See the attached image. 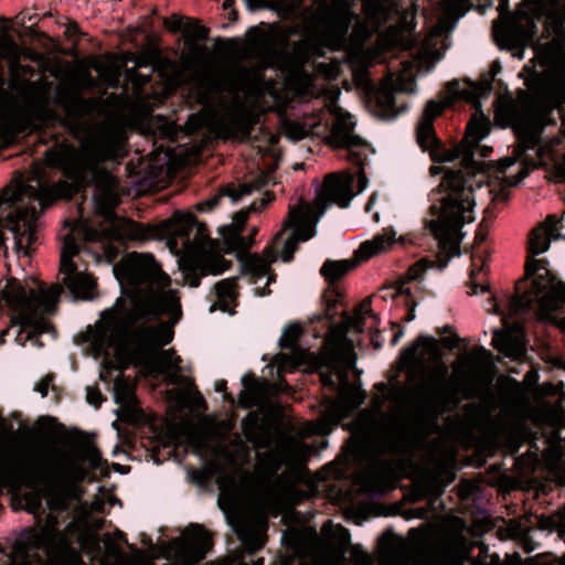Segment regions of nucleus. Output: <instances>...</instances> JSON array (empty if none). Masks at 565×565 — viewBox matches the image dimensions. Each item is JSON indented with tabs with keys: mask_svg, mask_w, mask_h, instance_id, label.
Here are the masks:
<instances>
[{
	"mask_svg": "<svg viewBox=\"0 0 565 565\" xmlns=\"http://www.w3.org/2000/svg\"><path fill=\"white\" fill-rule=\"evenodd\" d=\"M114 274L121 287L131 296V309L125 311L117 301L102 313L93 328H88L85 342L95 359L105 362L110 355L117 360L145 355L150 373L162 374L170 384L180 385L179 404L199 407L203 397L192 382L180 374V358L172 350L154 352L173 339V324L180 317V302L175 290L169 288L164 275L148 254H129Z\"/></svg>",
	"mask_w": 565,
	"mask_h": 565,
	"instance_id": "nucleus-1",
	"label": "nucleus"
},
{
	"mask_svg": "<svg viewBox=\"0 0 565 565\" xmlns=\"http://www.w3.org/2000/svg\"><path fill=\"white\" fill-rule=\"evenodd\" d=\"M312 448L295 438L258 452L253 472L238 471L220 482L218 505L249 551L265 543L266 516L276 515L294 495Z\"/></svg>",
	"mask_w": 565,
	"mask_h": 565,
	"instance_id": "nucleus-2",
	"label": "nucleus"
},
{
	"mask_svg": "<svg viewBox=\"0 0 565 565\" xmlns=\"http://www.w3.org/2000/svg\"><path fill=\"white\" fill-rule=\"evenodd\" d=\"M21 423L0 419V489L11 492L22 486L31 489L23 497L28 512L38 514L42 500L51 510H65L81 494L78 482L87 471L83 462L92 468L102 467V457L94 446L86 447L79 458H63L47 465L34 462L26 447L20 441Z\"/></svg>",
	"mask_w": 565,
	"mask_h": 565,
	"instance_id": "nucleus-3",
	"label": "nucleus"
},
{
	"mask_svg": "<svg viewBox=\"0 0 565 565\" xmlns=\"http://www.w3.org/2000/svg\"><path fill=\"white\" fill-rule=\"evenodd\" d=\"M353 191V177L349 171L333 172L326 175L322 185L317 190L312 204L299 201L289 209L284 227L271 244L265 249L264 257L256 254L247 255L242 260L244 271L257 280L266 278L265 286L270 282L269 266L280 258L290 262L299 242H306L316 234V225L324 214L329 204L345 209L350 205Z\"/></svg>",
	"mask_w": 565,
	"mask_h": 565,
	"instance_id": "nucleus-4",
	"label": "nucleus"
},
{
	"mask_svg": "<svg viewBox=\"0 0 565 565\" xmlns=\"http://www.w3.org/2000/svg\"><path fill=\"white\" fill-rule=\"evenodd\" d=\"M379 56L380 51L376 46L364 49L355 42V90H359L364 107L371 114L382 119H392L399 114L394 93L416 92V75L423 68L429 70L434 51L422 46L415 56L402 62L397 75L388 76L380 87H376L366 68Z\"/></svg>",
	"mask_w": 565,
	"mask_h": 565,
	"instance_id": "nucleus-5",
	"label": "nucleus"
},
{
	"mask_svg": "<svg viewBox=\"0 0 565 565\" xmlns=\"http://www.w3.org/2000/svg\"><path fill=\"white\" fill-rule=\"evenodd\" d=\"M430 218L426 227L440 247L457 254L463 236L461 228L475 221L473 189L461 171L445 172L439 185L431 192Z\"/></svg>",
	"mask_w": 565,
	"mask_h": 565,
	"instance_id": "nucleus-6",
	"label": "nucleus"
},
{
	"mask_svg": "<svg viewBox=\"0 0 565 565\" xmlns=\"http://www.w3.org/2000/svg\"><path fill=\"white\" fill-rule=\"evenodd\" d=\"M62 287L52 285L44 288L38 280L11 279L0 291V308L7 309L11 320L19 327L17 340L40 348L39 335L51 331V324L43 318L55 310Z\"/></svg>",
	"mask_w": 565,
	"mask_h": 565,
	"instance_id": "nucleus-7",
	"label": "nucleus"
},
{
	"mask_svg": "<svg viewBox=\"0 0 565 565\" xmlns=\"http://www.w3.org/2000/svg\"><path fill=\"white\" fill-rule=\"evenodd\" d=\"M380 565H502L488 547L469 540L461 532H449L433 547L429 558L412 557L411 544L404 540L393 542L383 553Z\"/></svg>",
	"mask_w": 565,
	"mask_h": 565,
	"instance_id": "nucleus-8",
	"label": "nucleus"
},
{
	"mask_svg": "<svg viewBox=\"0 0 565 565\" xmlns=\"http://www.w3.org/2000/svg\"><path fill=\"white\" fill-rule=\"evenodd\" d=\"M321 381L324 385L333 386L338 391L335 399H328L322 417L316 423H307L301 428V436L324 435L330 430L331 424H339L353 411V390L349 380L352 363L347 353L334 347L328 340L321 355Z\"/></svg>",
	"mask_w": 565,
	"mask_h": 565,
	"instance_id": "nucleus-9",
	"label": "nucleus"
},
{
	"mask_svg": "<svg viewBox=\"0 0 565 565\" xmlns=\"http://www.w3.org/2000/svg\"><path fill=\"white\" fill-rule=\"evenodd\" d=\"M543 124L537 118L520 120L514 125L518 146L513 154L498 161L497 177L502 183V199L507 198L505 189L521 182L532 169L542 164L554 147L561 143L559 138L544 141Z\"/></svg>",
	"mask_w": 565,
	"mask_h": 565,
	"instance_id": "nucleus-10",
	"label": "nucleus"
},
{
	"mask_svg": "<svg viewBox=\"0 0 565 565\" xmlns=\"http://www.w3.org/2000/svg\"><path fill=\"white\" fill-rule=\"evenodd\" d=\"M167 232L174 247L180 245L182 266L195 267L200 274L220 275L231 263L221 255L216 243L207 238L205 227L191 213H175L167 223Z\"/></svg>",
	"mask_w": 565,
	"mask_h": 565,
	"instance_id": "nucleus-11",
	"label": "nucleus"
},
{
	"mask_svg": "<svg viewBox=\"0 0 565 565\" xmlns=\"http://www.w3.org/2000/svg\"><path fill=\"white\" fill-rule=\"evenodd\" d=\"M350 21L351 7L347 0L317 1L310 30L295 46V62L302 64L311 54L322 55L326 49H341L345 42Z\"/></svg>",
	"mask_w": 565,
	"mask_h": 565,
	"instance_id": "nucleus-12",
	"label": "nucleus"
},
{
	"mask_svg": "<svg viewBox=\"0 0 565 565\" xmlns=\"http://www.w3.org/2000/svg\"><path fill=\"white\" fill-rule=\"evenodd\" d=\"M51 84L38 81L30 85L23 106L17 105L0 78V149L11 146L20 132L33 130L47 118Z\"/></svg>",
	"mask_w": 565,
	"mask_h": 565,
	"instance_id": "nucleus-13",
	"label": "nucleus"
},
{
	"mask_svg": "<svg viewBox=\"0 0 565 565\" xmlns=\"http://www.w3.org/2000/svg\"><path fill=\"white\" fill-rule=\"evenodd\" d=\"M525 275L533 278L532 288L511 299L512 313L525 311L535 302L543 313L557 310L565 303V285L556 280L544 259L527 258Z\"/></svg>",
	"mask_w": 565,
	"mask_h": 565,
	"instance_id": "nucleus-14",
	"label": "nucleus"
},
{
	"mask_svg": "<svg viewBox=\"0 0 565 565\" xmlns=\"http://www.w3.org/2000/svg\"><path fill=\"white\" fill-rule=\"evenodd\" d=\"M399 363L406 370L409 381L417 371H427L429 375L428 388L435 397H440L447 393L448 366L443 361L440 348L435 339L417 338L402 352Z\"/></svg>",
	"mask_w": 565,
	"mask_h": 565,
	"instance_id": "nucleus-15",
	"label": "nucleus"
},
{
	"mask_svg": "<svg viewBox=\"0 0 565 565\" xmlns=\"http://www.w3.org/2000/svg\"><path fill=\"white\" fill-rule=\"evenodd\" d=\"M202 121L222 138L246 137L250 126L249 113L236 94H231L216 105L206 106Z\"/></svg>",
	"mask_w": 565,
	"mask_h": 565,
	"instance_id": "nucleus-16",
	"label": "nucleus"
},
{
	"mask_svg": "<svg viewBox=\"0 0 565 565\" xmlns=\"http://www.w3.org/2000/svg\"><path fill=\"white\" fill-rule=\"evenodd\" d=\"M77 231H79L77 227L71 230L64 237L61 250L60 274L63 284L75 299L88 300L94 296L95 280L86 273V269H81L72 259L78 253V245L74 237V232Z\"/></svg>",
	"mask_w": 565,
	"mask_h": 565,
	"instance_id": "nucleus-17",
	"label": "nucleus"
},
{
	"mask_svg": "<svg viewBox=\"0 0 565 565\" xmlns=\"http://www.w3.org/2000/svg\"><path fill=\"white\" fill-rule=\"evenodd\" d=\"M212 547L210 534L198 524L188 526L181 537L168 547V554L181 565H195L201 562Z\"/></svg>",
	"mask_w": 565,
	"mask_h": 565,
	"instance_id": "nucleus-18",
	"label": "nucleus"
},
{
	"mask_svg": "<svg viewBox=\"0 0 565 565\" xmlns=\"http://www.w3.org/2000/svg\"><path fill=\"white\" fill-rule=\"evenodd\" d=\"M493 347L505 356L518 359L524 353V337L521 324L513 323L504 330H495L492 339Z\"/></svg>",
	"mask_w": 565,
	"mask_h": 565,
	"instance_id": "nucleus-19",
	"label": "nucleus"
},
{
	"mask_svg": "<svg viewBox=\"0 0 565 565\" xmlns=\"http://www.w3.org/2000/svg\"><path fill=\"white\" fill-rule=\"evenodd\" d=\"M557 223L556 217L550 215L543 223L532 230L529 236V258L545 253L550 248L551 241L558 238Z\"/></svg>",
	"mask_w": 565,
	"mask_h": 565,
	"instance_id": "nucleus-20",
	"label": "nucleus"
},
{
	"mask_svg": "<svg viewBox=\"0 0 565 565\" xmlns=\"http://www.w3.org/2000/svg\"><path fill=\"white\" fill-rule=\"evenodd\" d=\"M396 243V233L392 230H384L372 239L363 242L355 249V266L367 262L372 257L390 252Z\"/></svg>",
	"mask_w": 565,
	"mask_h": 565,
	"instance_id": "nucleus-21",
	"label": "nucleus"
},
{
	"mask_svg": "<svg viewBox=\"0 0 565 565\" xmlns=\"http://www.w3.org/2000/svg\"><path fill=\"white\" fill-rule=\"evenodd\" d=\"M96 183V209L100 214L110 217L113 209L118 204V182L111 174L104 173Z\"/></svg>",
	"mask_w": 565,
	"mask_h": 565,
	"instance_id": "nucleus-22",
	"label": "nucleus"
},
{
	"mask_svg": "<svg viewBox=\"0 0 565 565\" xmlns=\"http://www.w3.org/2000/svg\"><path fill=\"white\" fill-rule=\"evenodd\" d=\"M56 523V518L53 514H49L34 540L35 546L43 548L47 555L67 545L66 536L58 531Z\"/></svg>",
	"mask_w": 565,
	"mask_h": 565,
	"instance_id": "nucleus-23",
	"label": "nucleus"
},
{
	"mask_svg": "<svg viewBox=\"0 0 565 565\" xmlns=\"http://www.w3.org/2000/svg\"><path fill=\"white\" fill-rule=\"evenodd\" d=\"M105 236L118 241H145L151 235L148 230L130 220L115 218L110 220L108 233Z\"/></svg>",
	"mask_w": 565,
	"mask_h": 565,
	"instance_id": "nucleus-24",
	"label": "nucleus"
},
{
	"mask_svg": "<svg viewBox=\"0 0 565 565\" xmlns=\"http://www.w3.org/2000/svg\"><path fill=\"white\" fill-rule=\"evenodd\" d=\"M489 134V121L483 116H473L469 121L466 136L461 141L459 148L466 158L473 154L475 148L479 142Z\"/></svg>",
	"mask_w": 565,
	"mask_h": 565,
	"instance_id": "nucleus-25",
	"label": "nucleus"
},
{
	"mask_svg": "<svg viewBox=\"0 0 565 565\" xmlns=\"http://www.w3.org/2000/svg\"><path fill=\"white\" fill-rule=\"evenodd\" d=\"M335 537L331 541L324 539L322 542L324 557L330 565H341L344 554V546L348 541V532L341 526L334 529Z\"/></svg>",
	"mask_w": 565,
	"mask_h": 565,
	"instance_id": "nucleus-26",
	"label": "nucleus"
},
{
	"mask_svg": "<svg viewBox=\"0 0 565 565\" xmlns=\"http://www.w3.org/2000/svg\"><path fill=\"white\" fill-rule=\"evenodd\" d=\"M260 186L259 183L256 184H249L245 183L239 185L238 188L235 186H226L223 191V193L213 196L210 200H206L204 202H201L196 205V210L200 212H209L212 211L220 202L223 195H226L231 199L233 203L237 202L242 196L249 194L253 189H258Z\"/></svg>",
	"mask_w": 565,
	"mask_h": 565,
	"instance_id": "nucleus-27",
	"label": "nucleus"
},
{
	"mask_svg": "<svg viewBox=\"0 0 565 565\" xmlns=\"http://www.w3.org/2000/svg\"><path fill=\"white\" fill-rule=\"evenodd\" d=\"M329 143L334 148L351 149L353 145L352 124L350 119L337 118L328 137Z\"/></svg>",
	"mask_w": 565,
	"mask_h": 565,
	"instance_id": "nucleus-28",
	"label": "nucleus"
},
{
	"mask_svg": "<svg viewBox=\"0 0 565 565\" xmlns=\"http://www.w3.org/2000/svg\"><path fill=\"white\" fill-rule=\"evenodd\" d=\"M217 303L223 311L232 312V307L236 298V279L228 278L216 284L215 286Z\"/></svg>",
	"mask_w": 565,
	"mask_h": 565,
	"instance_id": "nucleus-29",
	"label": "nucleus"
},
{
	"mask_svg": "<svg viewBox=\"0 0 565 565\" xmlns=\"http://www.w3.org/2000/svg\"><path fill=\"white\" fill-rule=\"evenodd\" d=\"M427 267L428 262L425 258L413 264L405 274V277L394 284L393 296L409 295L411 288L408 287V282L418 279Z\"/></svg>",
	"mask_w": 565,
	"mask_h": 565,
	"instance_id": "nucleus-30",
	"label": "nucleus"
},
{
	"mask_svg": "<svg viewBox=\"0 0 565 565\" xmlns=\"http://www.w3.org/2000/svg\"><path fill=\"white\" fill-rule=\"evenodd\" d=\"M351 267L352 263L350 260H327L322 265L320 273L326 280L332 282L347 275Z\"/></svg>",
	"mask_w": 565,
	"mask_h": 565,
	"instance_id": "nucleus-31",
	"label": "nucleus"
},
{
	"mask_svg": "<svg viewBox=\"0 0 565 565\" xmlns=\"http://www.w3.org/2000/svg\"><path fill=\"white\" fill-rule=\"evenodd\" d=\"M324 477L327 479H345L351 476V463L349 455L339 457L334 462L324 468Z\"/></svg>",
	"mask_w": 565,
	"mask_h": 565,
	"instance_id": "nucleus-32",
	"label": "nucleus"
},
{
	"mask_svg": "<svg viewBox=\"0 0 565 565\" xmlns=\"http://www.w3.org/2000/svg\"><path fill=\"white\" fill-rule=\"evenodd\" d=\"M367 19L375 25H380L387 19V6L379 0H367L363 3Z\"/></svg>",
	"mask_w": 565,
	"mask_h": 565,
	"instance_id": "nucleus-33",
	"label": "nucleus"
},
{
	"mask_svg": "<svg viewBox=\"0 0 565 565\" xmlns=\"http://www.w3.org/2000/svg\"><path fill=\"white\" fill-rule=\"evenodd\" d=\"M270 9L282 18H289L297 13L299 0H263Z\"/></svg>",
	"mask_w": 565,
	"mask_h": 565,
	"instance_id": "nucleus-34",
	"label": "nucleus"
},
{
	"mask_svg": "<svg viewBox=\"0 0 565 565\" xmlns=\"http://www.w3.org/2000/svg\"><path fill=\"white\" fill-rule=\"evenodd\" d=\"M417 141L424 149H430L436 142L434 124L418 121L417 125Z\"/></svg>",
	"mask_w": 565,
	"mask_h": 565,
	"instance_id": "nucleus-35",
	"label": "nucleus"
},
{
	"mask_svg": "<svg viewBox=\"0 0 565 565\" xmlns=\"http://www.w3.org/2000/svg\"><path fill=\"white\" fill-rule=\"evenodd\" d=\"M444 103L429 100L426 104L419 120L428 124H434V120L444 111Z\"/></svg>",
	"mask_w": 565,
	"mask_h": 565,
	"instance_id": "nucleus-36",
	"label": "nucleus"
},
{
	"mask_svg": "<svg viewBox=\"0 0 565 565\" xmlns=\"http://www.w3.org/2000/svg\"><path fill=\"white\" fill-rule=\"evenodd\" d=\"M115 398L118 403L130 405L134 401L131 387L128 384H122L119 380H116Z\"/></svg>",
	"mask_w": 565,
	"mask_h": 565,
	"instance_id": "nucleus-37",
	"label": "nucleus"
},
{
	"mask_svg": "<svg viewBox=\"0 0 565 565\" xmlns=\"http://www.w3.org/2000/svg\"><path fill=\"white\" fill-rule=\"evenodd\" d=\"M366 315L369 316V319L375 321V317L371 313L370 302L367 300L363 301L359 308H355V333L363 331L362 322Z\"/></svg>",
	"mask_w": 565,
	"mask_h": 565,
	"instance_id": "nucleus-38",
	"label": "nucleus"
},
{
	"mask_svg": "<svg viewBox=\"0 0 565 565\" xmlns=\"http://www.w3.org/2000/svg\"><path fill=\"white\" fill-rule=\"evenodd\" d=\"M448 94V103H451L456 99H470V94L466 88L460 86V83L457 81L449 82L446 86Z\"/></svg>",
	"mask_w": 565,
	"mask_h": 565,
	"instance_id": "nucleus-39",
	"label": "nucleus"
},
{
	"mask_svg": "<svg viewBox=\"0 0 565 565\" xmlns=\"http://www.w3.org/2000/svg\"><path fill=\"white\" fill-rule=\"evenodd\" d=\"M300 335V328L298 326H289L285 329L279 343L284 348H292Z\"/></svg>",
	"mask_w": 565,
	"mask_h": 565,
	"instance_id": "nucleus-40",
	"label": "nucleus"
},
{
	"mask_svg": "<svg viewBox=\"0 0 565 565\" xmlns=\"http://www.w3.org/2000/svg\"><path fill=\"white\" fill-rule=\"evenodd\" d=\"M94 68L106 82L115 84L118 81V72L113 66L106 70L103 62H97L94 64Z\"/></svg>",
	"mask_w": 565,
	"mask_h": 565,
	"instance_id": "nucleus-41",
	"label": "nucleus"
},
{
	"mask_svg": "<svg viewBox=\"0 0 565 565\" xmlns=\"http://www.w3.org/2000/svg\"><path fill=\"white\" fill-rule=\"evenodd\" d=\"M185 32L196 40H203L207 36V30L195 21L188 22Z\"/></svg>",
	"mask_w": 565,
	"mask_h": 565,
	"instance_id": "nucleus-42",
	"label": "nucleus"
},
{
	"mask_svg": "<svg viewBox=\"0 0 565 565\" xmlns=\"http://www.w3.org/2000/svg\"><path fill=\"white\" fill-rule=\"evenodd\" d=\"M274 363L277 366L279 372L289 371L296 364V362L292 360V358L285 355V354L277 355L274 360Z\"/></svg>",
	"mask_w": 565,
	"mask_h": 565,
	"instance_id": "nucleus-43",
	"label": "nucleus"
},
{
	"mask_svg": "<svg viewBox=\"0 0 565 565\" xmlns=\"http://www.w3.org/2000/svg\"><path fill=\"white\" fill-rule=\"evenodd\" d=\"M247 217H248V211H239L234 215L231 227H232L233 232L236 234V236L244 227V225L247 221Z\"/></svg>",
	"mask_w": 565,
	"mask_h": 565,
	"instance_id": "nucleus-44",
	"label": "nucleus"
},
{
	"mask_svg": "<svg viewBox=\"0 0 565 565\" xmlns=\"http://www.w3.org/2000/svg\"><path fill=\"white\" fill-rule=\"evenodd\" d=\"M476 276H477V271L475 269H472V271H471V285L469 287V290L467 291V294L470 295V296L477 295L479 291H481V292L489 291V286L488 285H486V284H477L476 282Z\"/></svg>",
	"mask_w": 565,
	"mask_h": 565,
	"instance_id": "nucleus-45",
	"label": "nucleus"
},
{
	"mask_svg": "<svg viewBox=\"0 0 565 565\" xmlns=\"http://www.w3.org/2000/svg\"><path fill=\"white\" fill-rule=\"evenodd\" d=\"M489 353L484 348H475L472 349L467 359L472 363L482 362L488 358Z\"/></svg>",
	"mask_w": 565,
	"mask_h": 565,
	"instance_id": "nucleus-46",
	"label": "nucleus"
},
{
	"mask_svg": "<svg viewBox=\"0 0 565 565\" xmlns=\"http://www.w3.org/2000/svg\"><path fill=\"white\" fill-rule=\"evenodd\" d=\"M534 29H535L534 23L532 21L529 22L527 28L521 34V40H520L521 45H531L532 44L533 39H534V33H535Z\"/></svg>",
	"mask_w": 565,
	"mask_h": 565,
	"instance_id": "nucleus-47",
	"label": "nucleus"
},
{
	"mask_svg": "<svg viewBox=\"0 0 565 565\" xmlns=\"http://www.w3.org/2000/svg\"><path fill=\"white\" fill-rule=\"evenodd\" d=\"M86 398L94 406H98L103 402L102 393L97 388H88Z\"/></svg>",
	"mask_w": 565,
	"mask_h": 565,
	"instance_id": "nucleus-48",
	"label": "nucleus"
},
{
	"mask_svg": "<svg viewBox=\"0 0 565 565\" xmlns=\"http://www.w3.org/2000/svg\"><path fill=\"white\" fill-rule=\"evenodd\" d=\"M52 383V376L46 375L43 377L35 386V391L41 394L42 397H45L49 392V387Z\"/></svg>",
	"mask_w": 565,
	"mask_h": 565,
	"instance_id": "nucleus-49",
	"label": "nucleus"
},
{
	"mask_svg": "<svg viewBox=\"0 0 565 565\" xmlns=\"http://www.w3.org/2000/svg\"><path fill=\"white\" fill-rule=\"evenodd\" d=\"M355 174L358 182V191L355 190L356 195L359 192H362L367 186V179L365 175L364 167H360Z\"/></svg>",
	"mask_w": 565,
	"mask_h": 565,
	"instance_id": "nucleus-50",
	"label": "nucleus"
},
{
	"mask_svg": "<svg viewBox=\"0 0 565 565\" xmlns=\"http://www.w3.org/2000/svg\"><path fill=\"white\" fill-rule=\"evenodd\" d=\"M523 3L535 15L543 12V0H523Z\"/></svg>",
	"mask_w": 565,
	"mask_h": 565,
	"instance_id": "nucleus-51",
	"label": "nucleus"
},
{
	"mask_svg": "<svg viewBox=\"0 0 565 565\" xmlns=\"http://www.w3.org/2000/svg\"><path fill=\"white\" fill-rule=\"evenodd\" d=\"M253 243V235L248 236V238H244L241 236H235L232 243V246L236 249H245Z\"/></svg>",
	"mask_w": 565,
	"mask_h": 565,
	"instance_id": "nucleus-52",
	"label": "nucleus"
},
{
	"mask_svg": "<svg viewBox=\"0 0 565 565\" xmlns=\"http://www.w3.org/2000/svg\"><path fill=\"white\" fill-rule=\"evenodd\" d=\"M428 510L426 508H415L406 511L407 519H425L427 518Z\"/></svg>",
	"mask_w": 565,
	"mask_h": 565,
	"instance_id": "nucleus-53",
	"label": "nucleus"
},
{
	"mask_svg": "<svg viewBox=\"0 0 565 565\" xmlns=\"http://www.w3.org/2000/svg\"><path fill=\"white\" fill-rule=\"evenodd\" d=\"M82 232L87 241L98 239L100 233L97 230L87 228L86 226L82 227Z\"/></svg>",
	"mask_w": 565,
	"mask_h": 565,
	"instance_id": "nucleus-54",
	"label": "nucleus"
},
{
	"mask_svg": "<svg viewBox=\"0 0 565 565\" xmlns=\"http://www.w3.org/2000/svg\"><path fill=\"white\" fill-rule=\"evenodd\" d=\"M31 73H32L31 66L21 64L19 76H11V77L15 81L22 82V81H25V75L31 74Z\"/></svg>",
	"mask_w": 565,
	"mask_h": 565,
	"instance_id": "nucleus-55",
	"label": "nucleus"
},
{
	"mask_svg": "<svg viewBox=\"0 0 565 565\" xmlns=\"http://www.w3.org/2000/svg\"><path fill=\"white\" fill-rule=\"evenodd\" d=\"M561 79H562V83H561L562 95L558 96L555 100V103L557 105L565 103V71L561 72Z\"/></svg>",
	"mask_w": 565,
	"mask_h": 565,
	"instance_id": "nucleus-56",
	"label": "nucleus"
},
{
	"mask_svg": "<svg viewBox=\"0 0 565 565\" xmlns=\"http://www.w3.org/2000/svg\"><path fill=\"white\" fill-rule=\"evenodd\" d=\"M166 25L168 29H170L172 31H177L182 28V20L174 18L171 21H166Z\"/></svg>",
	"mask_w": 565,
	"mask_h": 565,
	"instance_id": "nucleus-57",
	"label": "nucleus"
},
{
	"mask_svg": "<svg viewBox=\"0 0 565 565\" xmlns=\"http://www.w3.org/2000/svg\"><path fill=\"white\" fill-rule=\"evenodd\" d=\"M443 342L447 348L454 349L458 345L459 339L457 335H452L449 338H444Z\"/></svg>",
	"mask_w": 565,
	"mask_h": 565,
	"instance_id": "nucleus-58",
	"label": "nucleus"
},
{
	"mask_svg": "<svg viewBox=\"0 0 565 565\" xmlns=\"http://www.w3.org/2000/svg\"><path fill=\"white\" fill-rule=\"evenodd\" d=\"M268 38H269L268 34H265V33L258 34L257 38L255 39V46H263V45L267 44Z\"/></svg>",
	"mask_w": 565,
	"mask_h": 565,
	"instance_id": "nucleus-59",
	"label": "nucleus"
},
{
	"mask_svg": "<svg viewBox=\"0 0 565 565\" xmlns=\"http://www.w3.org/2000/svg\"><path fill=\"white\" fill-rule=\"evenodd\" d=\"M354 398H355V407L358 405H360L361 403H363L364 401V393L360 392V390L358 388V386L355 385V395H354Z\"/></svg>",
	"mask_w": 565,
	"mask_h": 565,
	"instance_id": "nucleus-60",
	"label": "nucleus"
},
{
	"mask_svg": "<svg viewBox=\"0 0 565 565\" xmlns=\"http://www.w3.org/2000/svg\"><path fill=\"white\" fill-rule=\"evenodd\" d=\"M186 438L189 439V441L191 443V445H193L194 447L199 448L200 447V441L196 439V437L193 435L192 431H186Z\"/></svg>",
	"mask_w": 565,
	"mask_h": 565,
	"instance_id": "nucleus-61",
	"label": "nucleus"
},
{
	"mask_svg": "<svg viewBox=\"0 0 565 565\" xmlns=\"http://www.w3.org/2000/svg\"><path fill=\"white\" fill-rule=\"evenodd\" d=\"M186 280L190 287L199 286V278L196 276H191L190 274H188Z\"/></svg>",
	"mask_w": 565,
	"mask_h": 565,
	"instance_id": "nucleus-62",
	"label": "nucleus"
},
{
	"mask_svg": "<svg viewBox=\"0 0 565 565\" xmlns=\"http://www.w3.org/2000/svg\"><path fill=\"white\" fill-rule=\"evenodd\" d=\"M102 508H103V501L97 499L92 502V505H90L92 511H100Z\"/></svg>",
	"mask_w": 565,
	"mask_h": 565,
	"instance_id": "nucleus-63",
	"label": "nucleus"
},
{
	"mask_svg": "<svg viewBox=\"0 0 565 565\" xmlns=\"http://www.w3.org/2000/svg\"><path fill=\"white\" fill-rule=\"evenodd\" d=\"M402 335H403V331H402V330H399L398 332H396V333L394 334L393 339H392V344H393V345H395V344L399 341V339L402 338Z\"/></svg>",
	"mask_w": 565,
	"mask_h": 565,
	"instance_id": "nucleus-64",
	"label": "nucleus"
}]
</instances>
